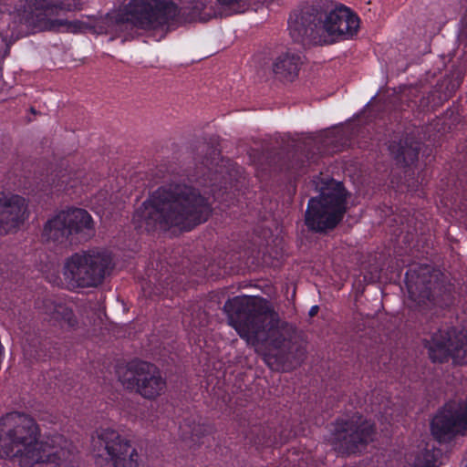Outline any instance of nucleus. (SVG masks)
<instances>
[{"label":"nucleus","mask_w":467,"mask_h":467,"mask_svg":"<svg viewBox=\"0 0 467 467\" xmlns=\"http://www.w3.org/2000/svg\"><path fill=\"white\" fill-rule=\"evenodd\" d=\"M225 169V161L220 159V150L214 146V142H202L197 148L196 176L204 177L214 183L217 179L213 176L221 174L223 177Z\"/></svg>","instance_id":"18"},{"label":"nucleus","mask_w":467,"mask_h":467,"mask_svg":"<svg viewBox=\"0 0 467 467\" xmlns=\"http://www.w3.org/2000/svg\"><path fill=\"white\" fill-rule=\"evenodd\" d=\"M348 139L340 130L327 131L324 135L315 139L308 140L304 143V149L297 145V149L288 153L287 158L263 156L269 168L280 171L285 170L293 172L298 171L305 166V162H317V156L316 152L310 153V148H315L318 154H333L340 151L347 145Z\"/></svg>","instance_id":"10"},{"label":"nucleus","mask_w":467,"mask_h":467,"mask_svg":"<svg viewBox=\"0 0 467 467\" xmlns=\"http://www.w3.org/2000/svg\"><path fill=\"white\" fill-rule=\"evenodd\" d=\"M26 200L16 194L0 192V234L16 229L25 220Z\"/></svg>","instance_id":"17"},{"label":"nucleus","mask_w":467,"mask_h":467,"mask_svg":"<svg viewBox=\"0 0 467 467\" xmlns=\"http://www.w3.org/2000/svg\"><path fill=\"white\" fill-rule=\"evenodd\" d=\"M223 310L228 323L248 344L256 346L268 342L279 351L281 362L300 364L306 348L298 343L293 325L280 319L269 302L257 296H235L225 302Z\"/></svg>","instance_id":"1"},{"label":"nucleus","mask_w":467,"mask_h":467,"mask_svg":"<svg viewBox=\"0 0 467 467\" xmlns=\"http://www.w3.org/2000/svg\"><path fill=\"white\" fill-rule=\"evenodd\" d=\"M93 230V221L89 213L80 208H71L58 213L47 222L43 235L47 241L63 244L69 236L81 234L87 239Z\"/></svg>","instance_id":"14"},{"label":"nucleus","mask_w":467,"mask_h":467,"mask_svg":"<svg viewBox=\"0 0 467 467\" xmlns=\"http://www.w3.org/2000/svg\"><path fill=\"white\" fill-rule=\"evenodd\" d=\"M100 467H138V453L130 442L112 429H101L92 439Z\"/></svg>","instance_id":"12"},{"label":"nucleus","mask_w":467,"mask_h":467,"mask_svg":"<svg viewBox=\"0 0 467 467\" xmlns=\"http://www.w3.org/2000/svg\"><path fill=\"white\" fill-rule=\"evenodd\" d=\"M42 356L39 353H36V358H40Z\"/></svg>","instance_id":"30"},{"label":"nucleus","mask_w":467,"mask_h":467,"mask_svg":"<svg viewBox=\"0 0 467 467\" xmlns=\"http://www.w3.org/2000/svg\"><path fill=\"white\" fill-rule=\"evenodd\" d=\"M461 467H467V452L465 453V455L462 461Z\"/></svg>","instance_id":"27"},{"label":"nucleus","mask_w":467,"mask_h":467,"mask_svg":"<svg viewBox=\"0 0 467 467\" xmlns=\"http://www.w3.org/2000/svg\"><path fill=\"white\" fill-rule=\"evenodd\" d=\"M254 442L255 444H260V445H267V443H268V442H267V441H265V436H264L263 438H261V437H259V436H258V437L254 441Z\"/></svg>","instance_id":"25"},{"label":"nucleus","mask_w":467,"mask_h":467,"mask_svg":"<svg viewBox=\"0 0 467 467\" xmlns=\"http://www.w3.org/2000/svg\"><path fill=\"white\" fill-rule=\"evenodd\" d=\"M5 11L12 12V10L10 8L2 9V7L0 6V13L5 12Z\"/></svg>","instance_id":"29"},{"label":"nucleus","mask_w":467,"mask_h":467,"mask_svg":"<svg viewBox=\"0 0 467 467\" xmlns=\"http://www.w3.org/2000/svg\"><path fill=\"white\" fill-rule=\"evenodd\" d=\"M205 8L200 2L178 7L167 0H131L124 9L109 13L96 21L92 28L96 34L128 36L135 28L152 29L180 18L184 21L202 19V11Z\"/></svg>","instance_id":"5"},{"label":"nucleus","mask_w":467,"mask_h":467,"mask_svg":"<svg viewBox=\"0 0 467 467\" xmlns=\"http://www.w3.org/2000/svg\"><path fill=\"white\" fill-rule=\"evenodd\" d=\"M330 443L334 450L342 455L362 451L373 441L374 424L354 414L336 420L330 430Z\"/></svg>","instance_id":"11"},{"label":"nucleus","mask_w":467,"mask_h":467,"mask_svg":"<svg viewBox=\"0 0 467 467\" xmlns=\"http://www.w3.org/2000/svg\"><path fill=\"white\" fill-rule=\"evenodd\" d=\"M112 269V258L105 251L76 253L64 266V276L67 286L94 287L102 283Z\"/></svg>","instance_id":"9"},{"label":"nucleus","mask_w":467,"mask_h":467,"mask_svg":"<svg viewBox=\"0 0 467 467\" xmlns=\"http://www.w3.org/2000/svg\"><path fill=\"white\" fill-rule=\"evenodd\" d=\"M266 170H267V168H266V167H262V171H266Z\"/></svg>","instance_id":"31"},{"label":"nucleus","mask_w":467,"mask_h":467,"mask_svg":"<svg viewBox=\"0 0 467 467\" xmlns=\"http://www.w3.org/2000/svg\"><path fill=\"white\" fill-rule=\"evenodd\" d=\"M67 179L68 177L66 175L61 176L57 184L58 190H67L69 187L72 188L75 186V183L70 184Z\"/></svg>","instance_id":"24"},{"label":"nucleus","mask_w":467,"mask_h":467,"mask_svg":"<svg viewBox=\"0 0 467 467\" xmlns=\"http://www.w3.org/2000/svg\"><path fill=\"white\" fill-rule=\"evenodd\" d=\"M182 438L197 444L200 439L212 431V427L202 422H196L195 419H186L180 426Z\"/></svg>","instance_id":"22"},{"label":"nucleus","mask_w":467,"mask_h":467,"mask_svg":"<svg viewBox=\"0 0 467 467\" xmlns=\"http://www.w3.org/2000/svg\"><path fill=\"white\" fill-rule=\"evenodd\" d=\"M128 388L135 389L145 399H154L161 395L166 387L159 368L145 361H133L129 364L123 376Z\"/></svg>","instance_id":"15"},{"label":"nucleus","mask_w":467,"mask_h":467,"mask_svg":"<svg viewBox=\"0 0 467 467\" xmlns=\"http://www.w3.org/2000/svg\"><path fill=\"white\" fill-rule=\"evenodd\" d=\"M210 213V204L199 189L185 180H173L152 192L136 210L133 221L147 232L171 227L189 231L205 222Z\"/></svg>","instance_id":"3"},{"label":"nucleus","mask_w":467,"mask_h":467,"mask_svg":"<svg viewBox=\"0 0 467 467\" xmlns=\"http://www.w3.org/2000/svg\"><path fill=\"white\" fill-rule=\"evenodd\" d=\"M80 6V0H26L25 4L15 5L13 12L19 17L20 23L29 27H65L67 31L76 33L83 29V23L53 19V16L78 9Z\"/></svg>","instance_id":"8"},{"label":"nucleus","mask_w":467,"mask_h":467,"mask_svg":"<svg viewBox=\"0 0 467 467\" xmlns=\"http://www.w3.org/2000/svg\"><path fill=\"white\" fill-rule=\"evenodd\" d=\"M371 275H371V276H370V278H369V280H371V281H373V280H375V279H377V278H379V275H378L377 270L375 271V273H371Z\"/></svg>","instance_id":"28"},{"label":"nucleus","mask_w":467,"mask_h":467,"mask_svg":"<svg viewBox=\"0 0 467 467\" xmlns=\"http://www.w3.org/2000/svg\"><path fill=\"white\" fill-rule=\"evenodd\" d=\"M434 465L435 458L433 453L426 450L416 456L412 467H434Z\"/></svg>","instance_id":"23"},{"label":"nucleus","mask_w":467,"mask_h":467,"mask_svg":"<svg viewBox=\"0 0 467 467\" xmlns=\"http://www.w3.org/2000/svg\"><path fill=\"white\" fill-rule=\"evenodd\" d=\"M43 311L49 317V321L58 323L62 327H74L77 325L76 317L71 308L63 303H57L47 298L43 301Z\"/></svg>","instance_id":"21"},{"label":"nucleus","mask_w":467,"mask_h":467,"mask_svg":"<svg viewBox=\"0 0 467 467\" xmlns=\"http://www.w3.org/2000/svg\"><path fill=\"white\" fill-rule=\"evenodd\" d=\"M36 420L13 411L0 419V457L16 458L20 467H75L71 442L58 433L41 440Z\"/></svg>","instance_id":"2"},{"label":"nucleus","mask_w":467,"mask_h":467,"mask_svg":"<svg viewBox=\"0 0 467 467\" xmlns=\"http://www.w3.org/2000/svg\"><path fill=\"white\" fill-rule=\"evenodd\" d=\"M409 298L414 304L410 307L428 309L432 306L441 307L452 304V286L445 283V277L440 270L430 266L410 268L405 275Z\"/></svg>","instance_id":"7"},{"label":"nucleus","mask_w":467,"mask_h":467,"mask_svg":"<svg viewBox=\"0 0 467 467\" xmlns=\"http://www.w3.org/2000/svg\"><path fill=\"white\" fill-rule=\"evenodd\" d=\"M420 149V142L408 135L399 140H391L389 145L390 155L401 166L414 163L418 160Z\"/></svg>","instance_id":"20"},{"label":"nucleus","mask_w":467,"mask_h":467,"mask_svg":"<svg viewBox=\"0 0 467 467\" xmlns=\"http://www.w3.org/2000/svg\"><path fill=\"white\" fill-rule=\"evenodd\" d=\"M319 307L317 306H314L309 310V316L315 317L318 312Z\"/></svg>","instance_id":"26"},{"label":"nucleus","mask_w":467,"mask_h":467,"mask_svg":"<svg viewBox=\"0 0 467 467\" xmlns=\"http://www.w3.org/2000/svg\"><path fill=\"white\" fill-rule=\"evenodd\" d=\"M303 64L300 54L288 50L281 53L273 62V73L281 81L295 80Z\"/></svg>","instance_id":"19"},{"label":"nucleus","mask_w":467,"mask_h":467,"mask_svg":"<svg viewBox=\"0 0 467 467\" xmlns=\"http://www.w3.org/2000/svg\"><path fill=\"white\" fill-rule=\"evenodd\" d=\"M358 28L359 18L348 7L332 0H317L288 21L291 38L305 47L352 38Z\"/></svg>","instance_id":"4"},{"label":"nucleus","mask_w":467,"mask_h":467,"mask_svg":"<svg viewBox=\"0 0 467 467\" xmlns=\"http://www.w3.org/2000/svg\"><path fill=\"white\" fill-rule=\"evenodd\" d=\"M467 430V398L451 400L433 418L431 432L438 440H446Z\"/></svg>","instance_id":"16"},{"label":"nucleus","mask_w":467,"mask_h":467,"mask_svg":"<svg viewBox=\"0 0 467 467\" xmlns=\"http://www.w3.org/2000/svg\"><path fill=\"white\" fill-rule=\"evenodd\" d=\"M319 195L308 201L306 224L317 233L333 230L347 212V191L343 184L333 179L313 181Z\"/></svg>","instance_id":"6"},{"label":"nucleus","mask_w":467,"mask_h":467,"mask_svg":"<svg viewBox=\"0 0 467 467\" xmlns=\"http://www.w3.org/2000/svg\"><path fill=\"white\" fill-rule=\"evenodd\" d=\"M424 342L433 362L442 363L451 358L457 365L467 363V329L457 332L446 326L436 328Z\"/></svg>","instance_id":"13"}]
</instances>
